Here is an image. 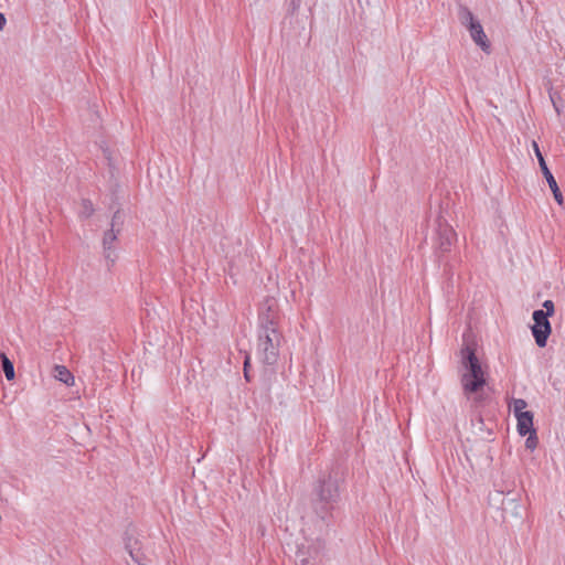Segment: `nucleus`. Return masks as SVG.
Here are the masks:
<instances>
[{
    "label": "nucleus",
    "instance_id": "obj_1",
    "mask_svg": "<svg viewBox=\"0 0 565 565\" xmlns=\"http://www.w3.org/2000/svg\"><path fill=\"white\" fill-rule=\"evenodd\" d=\"M341 480L340 472L334 469L323 472L318 478L313 488V509L321 520L329 515L339 500Z\"/></svg>",
    "mask_w": 565,
    "mask_h": 565
},
{
    "label": "nucleus",
    "instance_id": "obj_2",
    "mask_svg": "<svg viewBox=\"0 0 565 565\" xmlns=\"http://www.w3.org/2000/svg\"><path fill=\"white\" fill-rule=\"evenodd\" d=\"M460 381L462 391L467 397H470L472 394H478L483 388L487 383L486 375L476 355V351L471 345L466 344L460 350Z\"/></svg>",
    "mask_w": 565,
    "mask_h": 565
},
{
    "label": "nucleus",
    "instance_id": "obj_3",
    "mask_svg": "<svg viewBox=\"0 0 565 565\" xmlns=\"http://www.w3.org/2000/svg\"><path fill=\"white\" fill-rule=\"evenodd\" d=\"M281 335L275 327L273 316H262V326L258 330L257 355L263 363L273 365L279 355Z\"/></svg>",
    "mask_w": 565,
    "mask_h": 565
},
{
    "label": "nucleus",
    "instance_id": "obj_4",
    "mask_svg": "<svg viewBox=\"0 0 565 565\" xmlns=\"http://www.w3.org/2000/svg\"><path fill=\"white\" fill-rule=\"evenodd\" d=\"M122 226L124 216L118 210L114 213L110 227L104 232L102 239L103 256L108 269H110L118 259V235L121 233Z\"/></svg>",
    "mask_w": 565,
    "mask_h": 565
},
{
    "label": "nucleus",
    "instance_id": "obj_5",
    "mask_svg": "<svg viewBox=\"0 0 565 565\" xmlns=\"http://www.w3.org/2000/svg\"><path fill=\"white\" fill-rule=\"evenodd\" d=\"M324 541L321 537H307L297 545V565H319L321 561Z\"/></svg>",
    "mask_w": 565,
    "mask_h": 565
},
{
    "label": "nucleus",
    "instance_id": "obj_6",
    "mask_svg": "<svg viewBox=\"0 0 565 565\" xmlns=\"http://www.w3.org/2000/svg\"><path fill=\"white\" fill-rule=\"evenodd\" d=\"M534 324L532 327V333L536 344L540 348L546 345L547 338L551 333V324L548 321V313H544V310L539 309L533 312Z\"/></svg>",
    "mask_w": 565,
    "mask_h": 565
},
{
    "label": "nucleus",
    "instance_id": "obj_7",
    "mask_svg": "<svg viewBox=\"0 0 565 565\" xmlns=\"http://www.w3.org/2000/svg\"><path fill=\"white\" fill-rule=\"evenodd\" d=\"M532 147H533V150L535 152V156L539 160V164H540V168H541V171L544 175V178L546 179L547 183H548V186L551 189V191L553 192V195H554V199L555 201L562 205L563 204V195L559 191V188L557 185V182L555 180V178L553 177L552 172L550 171L546 162H545V159L539 148V145L536 141H532Z\"/></svg>",
    "mask_w": 565,
    "mask_h": 565
},
{
    "label": "nucleus",
    "instance_id": "obj_8",
    "mask_svg": "<svg viewBox=\"0 0 565 565\" xmlns=\"http://www.w3.org/2000/svg\"><path fill=\"white\" fill-rule=\"evenodd\" d=\"M436 248L440 253H446L450 249L452 242L456 239V233L452 227L445 221L439 218L436 230Z\"/></svg>",
    "mask_w": 565,
    "mask_h": 565
},
{
    "label": "nucleus",
    "instance_id": "obj_9",
    "mask_svg": "<svg viewBox=\"0 0 565 565\" xmlns=\"http://www.w3.org/2000/svg\"><path fill=\"white\" fill-rule=\"evenodd\" d=\"M125 548L130 555L131 559L137 565H147L148 564V557L141 550L140 542L137 537L134 536L132 531L128 530L125 533Z\"/></svg>",
    "mask_w": 565,
    "mask_h": 565
},
{
    "label": "nucleus",
    "instance_id": "obj_10",
    "mask_svg": "<svg viewBox=\"0 0 565 565\" xmlns=\"http://www.w3.org/2000/svg\"><path fill=\"white\" fill-rule=\"evenodd\" d=\"M468 30L473 42L483 51H488L490 44L480 22L469 25Z\"/></svg>",
    "mask_w": 565,
    "mask_h": 565
},
{
    "label": "nucleus",
    "instance_id": "obj_11",
    "mask_svg": "<svg viewBox=\"0 0 565 565\" xmlns=\"http://www.w3.org/2000/svg\"><path fill=\"white\" fill-rule=\"evenodd\" d=\"M515 417L518 419V433L521 436L535 431L533 428V414L531 412H524V414H519Z\"/></svg>",
    "mask_w": 565,
    "mask_h": 565
},
{
    "label": "nucleus",
    "instance_id": "obj_12",
    "mask_svg": "<svg viewBox=\"0 0 565 565\" xmlns=\"http://www.w3.org/2000/svg\"><path fill=\"white\" fill-rule=\"evenodd\" d=\"M262 316H273L275 321V327H277V302L275 299H266L265 302L262 305L260 312H259V326H262Z\"/></svg>",
    "mask_w": 565,
    "mask_h": 565
},
{
    "label": "nucleus",
    "instance_id": "obj_13",
    "mask_svg": "<svg viewBox=\"0 0 565 565\" xmlns=\"http://www.w3.org/2000/svg\"><path fill=\"white\" fill-rule=\"evenodd\" d=\"M55 379L65 383L66 385H73L74 384V376L72 373L64 366V365H56L55 366Z\"/></svg>",
    "mask_w": 565,
    "mask_h": 565
},
{
    "label": "nucleus",
    "instance_id": "obj_14",
    "mask_svg": "<svg viewBox=\"0 0 565 565\" xmlns=\"http://www.w3.org/2000/svg\"><path fill=\"white\" fill-rule=\"evenodd\" d=\"M459 20L462 25L469 29V25L478 23L479 21L475 19L472 12L467 7L459 8Z\"/></svg>",
    "mask_w": 565,
    "mask_h": 565
},
{
    "label": "nucleus",
    "instance_id": "obj_15",
    "mask_svg": "<svg viewBox=\"0 0 565 565\" xmlns=\"http://www.w3.org/2000/svg\"><path fill=\"white\" fill-rule=\"evenodd\" d=\"M0 358L2 360V369L7 380H13L15 375L13 363L8 359V356L4 353H1Z\"/></svg>",
    "mask_w": 565,
    "mask_h": 565
},
{
    "label": "nucleus",
    "instance_id": "obj_16",
    "mask_svg": "<svg viewBox=\"0 0 565 565\" xmlns=\"http://www.w3.org/2000/svg\"><path fill=\"white\" fill-rule=\"evenodd\" d=\"M93 213H94L93 203L89 200H83L79 215L82 217H89Z\"/></svg>",
    "mask_w": 565,
    "mask_h": 565
},
{
    "label": "nucleus",
    "instance_id": "obj_17",
    "mask_svg": "<svg viewBox=\"0 0 565 565\" xmlns=\"http://www.w3.org/2000/svg\"><path fill=\"white\" fill-rule=\"evenodd\" d=\"M526 405V402L522 398L513 399L512 407L514 415L518 416L519 414H524Z\"/></svg>",
    "mask_w": 565,
    "mask_h": 565
},
{
    "label": "nucleus",
    "instance_id": "obj_18",
    "mask_svg": "<svg viewBox=\"0 0 565 565\" xmlns=\"http://www.w3.org/2000/svg\"><path fill=\"white\" fill-rule=\"evenodd\" d=\"M525 446L527 449H535L537 446V437L535 431L529 433V437L525 440Z\"/></svg>",
    "mask_w": 565,
    "mask_h": 565
},
{
    "label": "nucleus",
    "instance_id": "obj_19",
    "mask_svg": "<svg viewBox=\"0 0 565 565\" xmlns=\"http://www.w3.org/2000/svg\"><path fill=\"white\" fill-rule=\"evenodd\" d=\"M544 313H548V317L554 313V302L552 300H545L543 302Z\"/></svg>",
    "mask_w": 565,
    "mask_h": 565
},
{
    "label": "nucleus",
    "instance_id": "obj_20",
    "mask_svg": "<svg viewBox=\"0 0 565 565\" xmlns=\"http://www.w3.org/2000/svg\"><path fill=\"white\" fill-rule=\"evenodd\" d=\"M249 363H250V358L248 354L245 355V360H244V376L247 381H250L249 379V374H248V366H249Z\"/></svg>",
    "mask_w": 565,
    "mask_h": 565
},
{
    "label": "nucleus",
    "instance_id": "obj_21",
    "mask_svg": "<svg viewBox=\"0 0 565 565\" xmlns=\"http://www.w3.org/2000/svg\"><path fill=\"white\" fill-rule=\"evenodd\" d=\"M6 17L3 13H0V31L3 30L4 25H6Z\"/></svg>",
    "mask_w": 565,
    "mask_h": 565
},
{
    "label": "nucleus",
    "instance_id": "obj_22",
    "mask_svg": "<svg viewBox=\"0 0 565 565\" xmlns=\"http://www.w3.org/2000/svg\"><path fill=\"white\" fill-rule=\"evenodd\" d=\"M301 0H291L294 8H298Z\"/></svg>",
    "mask_w": 565,
    "mask_h": 565
},
{
    "label": "nucleus",
    "instance_id": "obj_23",
    "mask_svg": "<svg viewBox=\"0 0 565 565\" xmlns=\"http://www.w3.org/2000/svg\"><path fill=\"white\" fill-rule=\"evenodd\" d=\"M552 102H553V106H556V103L554 102V99L552 98ZM557 108V107H555ZM558 111V109H556Z\"/></svg>",
    "mask_w": 565,
    "mask_h": 565
}]
</instances>
